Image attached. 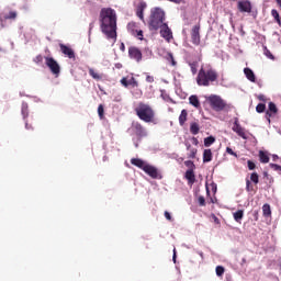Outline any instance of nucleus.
Returning <instances> with one entry per match:
<instances>
[{
	"instance_id": "39",
	"label": "nucleus",
	"mask_w": 281,
	"mask_h": 281,
	"mask_svg": "<svg viewBox=\"0 0 281 281\" xmlns=\"http://www.w3.org/2000/svg\"><path fill=\"white\" fill-rule=\"evenodd\" d=\"M216 271V276H218V278H221V276H223L225 273V268L223 266H217L215 268Z\"/></svg>"
},
{
	"instance_id": "50",
	"label": "nucleus",
	"mask_w": 281,
	"mask_h": 281,
	"mask_svg": "<svg viewBox=\"0 0 281 281\" xmlns=\"http://www.w3.org/2000/svg\"><path fill=\"white\" fill-rule=\"evenodd\" d=\"M165 218H167V221H172V215H170V212L165 211Z\"/></svg>"
},
{
	"instance_id": "49",
	"label": "nucleus",
	"mask_w": 281,
	"mask_h": 281,
	"mask_svg": "<svg viewBox=\"0 0 281 281\" xmlns=\"http://www.w3.org/2000/svg\"><path fill=\"white\" fill-rule=\"evenodd\" d=\"M266 56L268 57V58H270L271 60H273V54H271V50H269V49H266Z\"/></svg>"
},
{
	"instance_id": "12",
	"label": "nucleus",
	"mask_w": 281,
	"mask_h": 281,
	"mask_svg": "<svg viewBox=\"0 0 281 281\" xmlns=\"http://www.w3.org/2000/svg\"><path fill=\"white\" fill-rule=\"evenodd\" d=\"M59 49L64 56H67V58L76 59V53L74 52L72 47L65 44H59Z\"/></svg>"
},
{
	"instance_id": "36",
	"label": "nucleus",
	"mask_w": 281,
	"mask_h": 281,
	"mask_svg": "<svg viewBox=\"0 0 281 281\" xmlns=\"http://www.w3.org/2000/svg\"><path fill=\"white\" fill-rule=\"evenodd\" d=\"M266 110H267V105H266L265 103H259V104L256 106L257 113H265Z\"/></svg>"
},
{
	"instance_id": "23",
	"label": "nucleus",
	"mask_w": 281,
	"mask_h": 281,
	"mask_svg": "<svg viewBox=\"0 0 281 281\" xmlns=\"http://www.w3.org/2000/svg\"><path fill=\"white\" fill-rule=\"evenodd\" d=\"M187 149L189 150L188 158L189 159H196V148L192 147V145L187 144Z\"/></svg>"
},
{
	"instance_id": "47",
	"label": "nucleus",
	"mask_w": 281,
	"mask_h": 281,
	"mask_svg": "<svg viewBox=\"0 0 281 281\" xmlns=\"http://www.w3.org/2000/svg\"><path fill=\"white\" fill-rule=\"evenodd\" d=\"M191 67V72L193 74V76L196 74V63H191L190 64Z\"/></svg>"
},
{
	"instance_id": "5",
	"label": "nucleus",
	"mask_w": 281,
	"mask_h": 281,
	"mask_svg": "<svg viewBox=\"0 0 281 281\" xmlns=\"http://www.w3.org/2000/svg\"><path fill=\"white\" fill-rule=\"evenodd\" d=\"M206 102H209L211 109L213 111H216L217 113L231 109L229 104H227V101L223 100V98H221V95L217 94H211L210 97H207Z\"/></svg>"
},
{
	"instance_id": "14",
	"label": "nucleus",
	"mask_w": 281,
	"mask_h": 281,
	"mask_svg": "<svg viewBox=\"0 0 281 281\" xmlns=\"http://www.w3.org/2000/svg\"><path fill=\"white\" fill-rule=\"evenodd\" d=\"M121 85L125 88L133 87V89L139 87V82H137L135 77H131L130 79L128 77H123L121 79Z\"/></svg>"
},
{
	"instance_id": "15",
	"label": "nucleus",
	"mask_w": 281,
	"mask_h": 281,
	"mask_svg": "<svg viewBox=\"0 0 281 281\" xmlns=\"http://www.w3.org/2000/svg\"><path fill=\"white\" fill-rule=\"evenodd\" d=\"M143 170H144V172H146V175L151 177V179H159V170H157V167L147 165L146 167H144Z\"/></svg>"
},
{
	"instance_id": "9",
	"label": "nucleus",
	"mask_w": 281,
	"mask_h": 281,
	"mask_svg": "<svg viewBox=\"0 0 281 281\" xmlns=\"http://www.w3.org/2000/svg\"><path fill=\"white\" fill-rule=\"evenodd\" d=\"M233 131L236 133L241 139H248L249 136L247 135V130L240 125L238 122V117H235L234 124H233Z\"/></svg>"
},
{
	"instance_id": "59",
	"label": "nucleus",
	"mask_w": 281,
	"mask_h": 281,
	"mask_svg": "<svg viewBox=\"0 0 281 281\" xmlns=\"http://www.w3.org/2000/svg\"><path fill=\"white\" fill-rule=\"evenodd\" d=\"M255 221H258V212H255Z\"/></svg>"
},
{
	"instance_id": "57",
	"label": "nucleus",
	"mask_w": 281,
	"mask_h": 281,
	"mask_svg": "<svg viewBox=\"0 0 281 281\" xmlns=\"http://www.w3.org/2000/svg\"><path fill=\"white\" fill-rule=\"evenodd\" d=\"M272 159H273V161H278V159H279L278 155H273Z\"/></svg>"
},
{
	"instance_id": "29",
	"label": "nucleus",
	"mask_w": 281,
	"mask_h": 281,
	"mask_svg": "<svg viewBox=\"0 0 281 281\" xmlns=\"http://www.w3.org/2000/svg\"><path fill=\"white\" fill-rule=\"evenodd\" d=\"M199 131H201V127L199 126V123H196V122L191 123L190 133L192 135H199Z\"/></svg>"
},
{
	"instance_id": "61",
	"label": "nucleus",
	"mask_w": 281,
	"mask_h": 281,
	"mask_svg": "<svg viewBox=\"0 0 281 281\" xmlns=\"http://www.w3.org/2000/svg\"><path fill=\"white\" fill-rule=\"evenodd\" d=\"M199 256H201V258H203V252L201 251V252H199Z\"/></svg>"
},
{
	"instance_id": "2",
	"label": "nucleus",
	"mask_w": 281,
	"mask_h": 281,
	"mask_svg": "<svg viewBox=\"0 0 281 281\" xmlns=\"http://www.w3.org/2000/svg\"><path fill=\"white\" fill-rule=\"evenodd\" d=\"M218 81V71L212 65L202 66L198 72L196 83L199 87H210Z\"/></svg>"
},
{
	"instance_id": "30",
	"label": "nucleus",
	"mask_w": 281,
	"mask_h": 281,
	"mask_svg": "<svg viewBox=\"0 0 281 281\" xmlns=\"http://www.w3.org/2000/svg\"><path fill=\"white\" fill-rule=\"evenodd\" d=\"M259 160L261 164H269V155L263 150H259Z\"/></svg>"
},
{
	"instance_id": "19",
	"label": "nucleus",
	"mask_w": 281,
	"mask_h": 281,
	"mask_svg": "<svg viewBox=\"0 0 281 281\" xmlns=\"http://www.w3.org/2000/svg\"><path fill=\"white\" fill-rule=\"evenodd\" d=\"M186 179L188 180L189 186H193L196 182V176L194 175V170L188 169L184 175Z\"/></svg>"
},
{
	"instance_id": "43",
	"label": "nucleus",
	"mask_w": 281,
	"mask_h": 281,
	"mask_svg": "<svg viewBox=\"0 0 281 281\" xmlns=\"http://www.w3.org/2000/svg\"><path fill=\"white\" fill-rule=\"evenodd\" d=\"M270 168L277 172H281V166L278 164H270Z\"/></svg>"
},
{
	"instance_id": "26",
	"label": "nucleus",
	"mask_w": 281,
	"mask_h": 281,
	"mask_svg": "<svg viewBox=\"0 0 281 281\" xmlns=\"http://www.w3.org/2000/svg\"><path fill=\"white\" fill-rule=\"evenodd\" d=\"M244 216H245V211L243 210H238L237 212L233 213V217H234V221H236V223H240Z\"/></svg>"
},
{
	"instance_id": "10",
	"label": "nucleus",
	"mask_w": 281,
	"mask_h": 281,
	"mask_svg": "<svg viewBox=\"0 0 281 281\" xmlns=\"http://www.w3.org/2000/svg\"><path fill=\"white\" fill-rule=\"evenodd\" d=\"M191 43L193 45H201V25L196 24L191 30Z\"/></svg>"
},
{
	"instance_id": "41",
	"label": "nucleus",
	"mask_w": 281,
	"mask_h": 281,
	"mask_svg": "<svg viewBox=\"0 0 281 281\" xmlns=\"http://www.w3.org/2000/svg\"><path fill=\"white\" fill-rule=\"evenodd\" d=\"M198 202L201 207H205V198L203 195L198 198Z\"/></svg>"
},
{
	"instance_id": "53",
	"label": "nucleus",
	"mask_w": 281,
	"mask_h": 281,
	"mask_svg": "<svg viewBox=\"0 0 281 281\" xmlns=\"http://www.w3.org/2000/svg\"><path fill=\"white\" fill-rule=\"evenodd\" d=\"M30 128L33 130L34 127H32V125L25 123V130H26V131H30Z\"/></svg>"
},
{
	"instance_id": "52",
	"label": "nucleus",
	"mask_w": 281,
	"mask_h": 281,
	"mask_svg": "<svg viewBox=\"0 0 281 281\" xmlns=\"http://www.w3.org/2000/svg\"><path fill=\"white\" fill-rule=\"evenodd\" d=\"M192 143L194 146H199V139L196 137H192Z\"/></svg>"
},
{
	"instance_id": "24",
	"label": "nucleus",
	"mask_w": 281,
	"mask_h": 281,
	"mask_svg": "<svg viewBox=\"0 0 281 281\" xmlns=\"http://www.w3.org/2000/svg\"><path fill=\"white\" fill-rule=\"evenodd\" d=\"M212 149H204L203 151V162L210 164L212 161Z\"/></svg>"
},
{
	"instance_id": "48",
	"label": "nucleus",
	"mask_w": 281,
	"mask_h": 281,
	"mask_svg": "<svg viewBox=\"0 0 281 281\" xmlns=\"http://www.w3.org/2000/svg\"><path fill=\"white\" fill-rule=\"evenodd\" d=\"M43 61V55H37L35 58H34V63H36L38 65V63H42Z\"/></svg>"
},
{
	"instance_id": "45",
	"label": "nucleus",
	"mask_w": 281,
	"mask_h": 281,
	"mask_svg": "<svg viewBox=\"0 0 281 281\" xmlns=\"http://www.w3.org/2000/svg\"><path fill=\"white\" fill-rule=\"evenodd\" d=\"M211 218L215 225H221V220H218L214 213L211 214Z\"/></svg>"
},
{
	"instance_id": "31",
	"label": "nucleus",
	"mask_w": 281,
	"mask_h": 281,
	"mask_svg": "<svg viewBox=\"0 0 281 281\" xmlns=\"http://www.w3.org/2000/svg\"><path fill=\"white\" fill-rule=\"evenodd\" d=\"M214 142H216V138L214 136H209V137L204 138L205 148H210V146H212V144H214Z\"/></svg>"
},
{
	"instance_id": "6",
	"label": "nucleus",
	"mask_w": 281,
	"mask_h": 281,
	"mask_svg": "<svg viewBox=\"0 0 281 281\" xmlns=\"http://www.w3.org/2000/svg\"><path fill=\"white\" fill-rule=\"evenodd\" d=\"M131 133H132V135H135V137L138 139V142L144 139V137L148 136L146 128L139 122L132 123Z\"/></svg>"
},
{
	"instance_id": "20",
	"label": "nucleus",
	"mask_w": 281,
	"mask_h": 281,
	"mask_svg": "<svg viewBox=\"0 0 281 281\" xmlns=\"http://www.w3.org/2000/svg\"><path fill=\"white\" fill-rule=\"evenodd\" d=\"M131 164L132 166H136V168H140V170H144V168H146V166L148 165L139 158H132Z\"/></svg>"
},
{
	"instance_id": "32",
	"label": "nucleus",
	"mask_w": 281,
	"mask_h": 281,
	"mask_svg": "<svg viewBox=\"0 0 281 281\" xmlns=\"http://www.w3.org/2000/svg\"><path fill=\"white\" fill-rule=\"evenodd\" d=\"M262 214L263 216L268 217V216H271V205L269 204H263L262 205Z\"/></svg>"
},
{
	"instance_id": "16",
	"label": "nucleus",
	"mask_w": 281,
	"mask_h": 281,
	"mask_svg": "<svg viewBox=\"0 0 281 281\" xmlns=\"http://www.w3.org/2000/svg\"><path fill=\"white\" fill-rule=\"evenodd\" d=\"M237 8L239 12H247L248 14L251 13V2H249V0L238 1Z\"/></svg>"
},
{
	"instance_id": "33",
	"label": "nucleus",
	"mask_w": 281,
	"mask_h": 281,
	"mask_svg": "<svg viewBox=\"0 0 281 281\" xmlns=\"http://www.w3.org/2000/svg\"><path fill=\"white\" fill-rule=\"evenodd\" d=\"M271 15L273 16V19L276 20L278 25H281L280 13H278V10L272 9L271 10Z\"/></svg>"
},
{
	"instance_id": "18",
	"label": "nucleus",
	"mask_w": 281,
	"mask_h": 281,
	"mask_svg": "<svg viewBox=\"0 0 281 281\" xmlns=\"http://www.w3.org/2000/svg\"><path fill=\"white\" fill-rule=\"evenodd\" d=\"M146 8H148L146 2H139L136 7V16H138L140 21H144V10H146Z\"/></svg>"
},
{
	"instance_id": "4",
	"label": "nucleus",
	"mask_w": 281,
	"mask_h": 281,
	"mask_svg": "<svg viewBox=\"0 0 281 281\" xmlns=\"http://www.w3.org/2000/svg\"><path fill=\"white\" fill-rule=\"evenodd\" d=\"M134 111L142 122H146V124L155 122V110L149 104L139 102Z\"/></svg>"
},
{
	"instance_id": "40",
	"label": "nucleus",
	"mask_w": 281,
	"mask_h": 281,
	"mask_svg": "<svg viewBox=\"0 0 281 281\" xmlns=\"http://www.w3.org/2000/svg\"><path fill=\"white\" fill-rule=\"evenodd\" d=\"M246 190L248 192H255L254 184H251V180H249V179H246Z\"/></svg>"
},
{
	"instance_id": "7",
	"label": "nucleus",
	"mask_w": 281,
	"mask_h": 281,
	"mask_svg": "<svg viewBox=\"0 0 281 281\" xmlns=\"http://www.w3.org/2000/svg\"><path fill=\"white\" fill-rule=\"evenodd\" d=\"M127 32L138 41H144V31L139 29L137 22H130L127 24Z\"/></svg>"
},
{
	"instance_id": "58",
	"label": "nucleus",
	"mask_w": 281,
	"mask_h": 281,
	"mask_svg": "<svg viewBox=\"0 0 281 281\" xmlns=\"http://www.w3.org/2000/svg\"><path fill=\"white\" fill-rule=\"evenodd\" d=\"M259 100H261V102H265V95H259Z\"/></svg>"
},
{
	"instance_id": "13",
	"label": "nucleus",
	"mask_w": 281,
	"mask_h": 281,
	"mask_svg": "<svg viewBox=\"0 0 281 281\" xmlns=\"http://www.w3.org/2000/svg\"><path fill=\"white\" fill-rule=\"evenodd\" d=\"M128 56L133 60H136V63H139L143 58L142 50L135 46L128 48Z\"/></svg>"
},
{
	"instance_id": "3",
	"label": "nucleus",
	"mask_w": 281,
	"mask_h": 281,
	"mask_svg": "<svg viewBox=\"0 0 281 281\" xmlns=\"http://www.w3.org/2000/svg\"><path fill=\"white\" fill-rule=\"evenodd\" d=\"M166 12L161 8L156 7L150 10L149 30L157 32L160 26L166 25Z\"/></svg>"
},
{
	"instance_id": "46",
	"label": "nucleus",
	"mask_w": 281,
	"mask_h": 281,
	"mask_svg": "<svg viewBox=\"0 0 281 281\" xmlns=\"http://www.w3.org/2000/svg\"><path fill=\"white\" fill-rule=\"evenodd\" d=\"M169 60H170L172 67H177V61L175 60V56H172V54H169Z\"/></svg>"
},
{
	"instance_id": "1",
	"label": "nucleus",
	"mask_w": 281,
	"mask_h": 281,
	"mask_svg": "<svg viewBox=\"0 0 281 281\" xmlns=\"http://www.w3.org/2000/svg\"><path fill=\"white\" fill-rule=\"evenodd\" d=\"M100 29L108 41H117V13L114 9L102 8L99 13Z\"/></svg>"
},
{
	"instance_id": "56",
	"label": "nucleus",
	"mask_w": 281,
	"mask_h": 281,
	"mask_svg": "<svg viewBox=\"0 0 281 281\" xmlns=\"http://www.w3.org/2000/svg\"><path fill=\"white\" fill-rule=\"evenodd\" d=\"M176 261H177V250L173 249V262H176Z\"/></svg>"
},
{
	"instance_id": "38",
	"label": "nucleus",
	"mask_w": 281,
	"mask_h": 281,
	"mask_svg": "<svg viewBox=\"0 0 281 281\" xmlns=\"http://www.w3.org/2000/svg\"><path fill=\"white\" fill-rule=\"evenodd\" d=\"M184 166L189 168V170H194V168H196V166L194 165V161L192 160H186Z\"/></svg>"
},
{
	"instance_id": "11",
	"label": "nucleus",
	"mask_w": 281,
	"mask_h": 281,
	"mask_svg": "<svg viewBox=\"0 0 281 281\" xmlns=\"http://www.w3.org/2000/svg\"><path fill=\"white\" fill-rule=\"evenodd\" d=\"M160 36L167 41V43H170L172 41V31L170 27H168V23L162 24L160 27Z\"/></svg>"
},
{
	"instance_id": "35",
	"label": "nucleus",
	"mask_w": 281,
	"mask_h": 281,
	"mask_svg": "<svg viewBox=\"0 0 281 281\" xmlns=\"http://www.w3.org/2000/svg\"><path fill=\"white\" fill-rule=\"evenodd\" d=\"M250 181H252V183H255V186H258V183L260 182V176H258L257 172H252L250 175Z\"/></svg>"
},
{
	"instance_id": "22",
	"label": "nucleus",
	"mask_w": 281,
	"mask_h": 281,
	"mask_svg": "<svg viewBox=\"0 0 281 281\" xmlns=\"http://www.w3.org/2000/svg\"><path fill=\"white\" fill-rule=\"evenodd\" d=\"M186 122H188V110H182L180 115H179L180 126H184Z\"/></svg>"
},
{
	"instance_id": "25",
	"label": "nucleus",
	"mask_w": 281,
	"mask_h": 281,
	"mask_svg": "<svg viewBox=\"0 0 281 281\" xmlns=\"http://www.w3.org/2000/svg\"><path fill=\"white\" fill-rule=\"evenodd\" d=\"M189 103L195 109H199L201 106V102L199 101V97L196 95H191L189 98Z\"/></svg>"
},
{
	"instance_id": "37",
	"label": "nucleus",
	"mask_w": 281,
	"mask_h": 281,
	"mask_svg": "<svg viewBox=\"0 0 281 281\" xmlns=\"http://www.w3.org/2000/svg\"><path fill=\"white\" fill-rule=\"evenodd\" d=\"M98 115H99L100 120H104V105L100 104L98 106Z\"/></svg>"
},
{
	"instance_id": "42",
	"label": "nucleus",
	"mask_w": 281,
	"mask_h": 281,
	"mask_svg": "<svg viewBox=\"0 0 281 281\" xmlns=\"http://www.w3.org/2000/svg\"><path fill=\"white\" fill-rule=\"evenodd\" d=\"M248 170H256V162L248 160L247 161Z\"/></svg>"
},
{
	"instance_id": "44",
	"label": "nucleus",
	"mask_w": 281,
	"mask_h": 281,
	"mask_svg": "<svg viewBox=\"0 0 281 281\" xmlns=\"http://www.w3.org/2000/svg\"><path fill=\"white\" fill-rule=\"evenodd\" d=\"M226 153L228 155H232L233 157H238V154H236V151H234V149H232V147H227Z\"/></svg>"
},
{
	"instance_id": "51",
	"label": "nucleus",
	"mask_w": 281,
	"mask_h": 281,
	"mask_svg": "<svg viewBox=\"0 0 281 281\" xmlns=\"http://www.w3.org/2000/svg\"><path fill=\"white\" fill-rule=\"evenodd\" d=\"M146 82H155V77H153V76H150V75H148L147 77H146Z\"/></svg>"
},
{
	"instance_id": "54",
	"label": "nucleus",
	"mask_w": 281,
	"mask_h": 281,
	"mask_svg": "<svg viewBox=\"0 0 281 281\" xmlns=\"http://www.w3.org/2000/svg\"><path fill=\"white\" fill-rule=\"evenodd\" d=\"M211 188H212L213 192L216 193V183H212Z\"/></svg>"
},
{
	"instance_id": "17",
	"label": "nucleus",
	"mask_w": 281,
	"mask_h": 281,
	"mask_svg": "<svg viewBox=\"0 0 281 281\" xmlns=\"http://www.w3.org/2000/svg\"><path fill=\"white\" fill-rule=\"evenodd\" d=\"M276 113H278V106L276 103L270 102L266 112V119L268 120L269 124H271V117L272 115H276Z\"/></svg>"
},
{
	"instance_id": "34",
	"label": "nucleus",
	"mask_w": 281,
	"mask_h": 281,
	"mask_svg": "<svg viewBox=\"0 0 281 281\" xmlns=\"http://www.w3.org/2000/svg\"><path fill=\"white\" fill-rule=\"evenodd\" d=\"M22 115L24 120H27V116L30 115L27 103L22 104Z\"/></svg>"
},
{
	"instance_id": "8",
	"label": "nucleus",
	"mask_w": 281,
	"mask_h": 281,
	"mask_svg": "<svg viewBox=\"0 0 281 281\" xmlns=\"http://www.w3.org/2000/svg\"><path fill=\"white\" fill-rule=\"evenodd\" d=\"M45 63L54 76H60V65H58V61L54 57H45Z\"/></svg>"
},
{
	"instance_id": "55",
	"label": "nucleus",
	"mask_w": 281,
	"mask_h": 281,
	"mask_svg": "<svg viewBox=\"0 0 281 281\" xmlns=\"http://www.w3.org/2000/svg\"><path fill=\"white\" fill-rule=\"evenodd\" d=\"M121 52H125L126 49V46L124 45V43L121 44V47H120Z\"/></svg>"
},
{
	"instance_id": "28",
	"label": "nucleus",
	"mask_w": 281,
	"mask_h": 281,
	"mask_svg": "<svg viewBox=\"0 0 281 281\" xmlns=\"http://www.w3.org/2000/svg\"><path fill=\"white\" fill-rule=\"evenodd\" d=\"M19 13L16 11H10L8 14L4 15L5 21H16Z\"/></svg>"
},
{
	"instance_id": "27",
	"label": "nucleus",
	"mask_w": 281,
	"mask_h": 281,
	"mask_svg": "<svg viewBox=\"0 0 281 281\" xmlns=\"http://www.w3.org/2000/svg\"><path fill=\"white\" fill-rule=\"evenodd\" d=\"M89 76H91V78H93V80H102V75H100V72L95 71V69L93 68H89Z\"/></svg>"
},
{
	"instance_id": "21",
	"label": "nucleus",
	"mask_w": 281,
	"mask_h": 281,
	"mask_svg": "<svg viewBox=\"0 0 281 281\" xmlns=\"http://www.w3.org/2000/svg\"><path fill=\"white\" fill-rule=\"evenodd\" d=\"M244 74L250 82H256V74H254V70L251 68H245Z\"/></svg>"
},
{
	"instance_id": "60",
	"label": "nucleus",
	"mask_w": 281,
	"mask_h": 281,
	"mask_svg": "<svg viewBox=\"0 0 281 281\" xmlns=\"http://www.w3.org/2000/svg\"><path fill=\"white\" fill-rule=\"evenodd\" d=\"M206 194H210V187L206 186Z\"/></svg>"
}]
</instances>
